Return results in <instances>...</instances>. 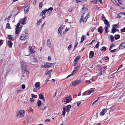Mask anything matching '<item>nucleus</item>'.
<instances>
[{
    "label": "nucleus",
    "mask_w": 125,
    "mask_h": 125,
    "mask_svg": "<svg viewBox=\"0 0 125 125\" xmlns=\"http://www.w3.org/2000/svg\"><path fill=\"white\" fill-rule=\"evenodd\" d=\"M24 112V110H20L18 111L16 113L17 117L19 118L23 117L25 114Z\"/></svg>",
    "instance_id": "1"
},
{
    "label": "nucleus",
    "mask_w": 125,
    "mask_h": 125,
    "mask_svg": "<svg viewBox=\"0 0 125 125\" xmlns=\"http://www.w3.org/2000/svg\"><path fill=\"white\" fill-rule=\"evenodd\" d=\"M53 64V63H52L44 62V65H41V67L42 68H48L52 66Z\"/></svg>",
    "instance_id": "2"
},
{
    "label": "nucleus",
    "mask_w": 125,
    "mask_h": 125,
    "mask_svg": "<svg viewBox=\"0 0 125 125\" xmlns=\"http://www.w3.org/2000/svg\"><path fill=\"white\" fill-rule=\"evenodd\" d=\"M87 18L85 17L84 19H83V16L82 15L79 20V22L81 23L82 21V22L83 23L85 24L87 21Z\"/></svg>",
    "instance_id": "3"
},
{
    "label": "nucleus",
    "mask_w": 125,
    "mask_h": 125,
    "mask_svg": "<svg viewBox=\"0 0 125 125\" xmlns=\"http://www.w3.org/2000/svg\"><path fill=\"white\" fill-rule=\"evenodd\" d=\"M27 17H25L23 19H21L19 21L22 24L24 25L26 24L25 22L27 20Z\"/></svg>",
    "instance_id": "4"
},
{
    "label": "nucleus",
    "mask_w": 125,
    "mask_h": 125,
    "mask_svg": "<svg viewBox=\"0 0 125 125\" xmlns=\"http://www.w3.org/2000/svg\"><path fill=\"white\" fill-rule=\"evenodd\" d=\"M47 11V10H44L41 13L40 15L42 16V18L43 19H44L45 18L46 16L45 14Z\"/></svg>",
    "instance_id": "5"
},
{
    "label": "nucleus",
    "mask_w": 125,
    "mask_h": 125,
    "mask_svg": "<svg viewBox=\"0 0 125 125\" xmlns=\"http://www.w3.org/2000/svg\"><path fill=\"white\" fill-rule=\"evenodd\" d=\"M21 69L23 71L26 69L27 67V65H26L25 63L22 61L21 62Z\"/></svg>",
    "instance_id": "6"
},
{
    "label": "nucleus",
    "mask_w": 125,
    "mask_h": 125,
    "mask_svg": "<svg viewBox=\"0 0 125 125\" xmlns=\"http://www.w3.org/2000/svg\"><path fill=\"white\" fill-rule=\"evenodd\" d=\"M125 47V42H122L119 46V48L120 49H123Z\"/></svg>",
    "instance_id": "7"
},
{
    "label": "nucleus",
    "mask_w": 125,
    "mask_h": 125,
    "mask_svg": "<svg viewBox=\"0 0 125 125\" xmlns=\"http://www.w3.org/2000/svg\"><path fill=\"white\" fill-rule=\"evenodd\" d=\"M29 53H34L35 52L32 49V48L31 46H30L29 48Z\"/></svg>",
    "instance_id": "8"
},
{
    "label": "nucleus",
    "mask_w": 125,
    "mask_h": 125,
    "mask_svg": "<svg viewBox=\"0 0 125 125\" xmlns=\"http://www.w3.org/2000/svg\"><path fill=\"white\" fill-rule=\"evenodd\" d=\"M80 67L79 66H78L74 68V70L72 72L73 73H74V74H75L79 70Z\"/></svg>",
    "instance_id": "9"
},
{
    "label": "nucleus",
    "mask_w": 125,
    "mask_h": 125,
    "mask_svg": "<svg viewBox=\"0 0 125 125\" xmlns=\"http://www.w3.org/2000/svg\"><path fill=\"white\" fill-rule=\"evenodd\" d=\"M47 46L49 47V48H51V43L50 41V39H48L47 40Z\"/></svg>",
    "instance_id": "10"
},
{
    "label": "nucleus",
    "mask_w": 125,
    "mask_h": 125,
    "mask_svg": "<svg viewBox=\"0 0 125 125\" xmlns=\"http://www.w3.org/2000/svg\"><path fill=\"white\" fill-rule=\"evenodd\" d=\"M63 28L62 25H61L60 26L58 29V34L60 36L61 33V31L62 30V28Z\"/></svg>",
    "instance_id": "11"
},
{
    "label": "nucleus",
    "mask_w": 125,
    "mask_h": 125,
    "mask_svg": "<svg viewBox=\"0 0 125 125\" xmlns=\"http://www.w3.org/2000/svg\"><path fill=\"white\" fill-rule=\"evenodd\" d=\"M26 35L23 34H21L20 36V39L22 40H25L26 39Z\"/></svg>",
    "instance_id": "12"
},
{
    "label": "nucleus",
    "mask_w": 125,
    "mask_h": 125,
    "mask_svg": "<svg viewBox=\"0 0 125 125\" xmlns=\"http://www.w3.org/2000/svg\"><path fill=\"white\" fill-rule=\"evenodd\" d=\"M39 98L40 99H42L44 101H45V98L44 96L42 94H40L39 95Z\"/></svg>",
    "instance_id": "13"
},
{
    "label": "nucleus",
    "mask_w": 125,
    "mask_h": 125,
    "mask_svg": "<svg viewBox=\"0 0 125 125\" xmlns=\"http://www.w3.org/2000/svg\"><path fill=\"white\" fill-rule=\"evenodd\" d=\"M87 9L85 7H83L81 12V13H83V15L86 12Z\"/></svg>",
    "instance_id": "14"
},
{
    "label": "nucleus",
    "mask_w": 125,
    "mask_h": 125,
    "mask_svg": "<svg viewBox=\"0 0 125 125\" xmlns=\"http://www.w3.org/2000/svg\"><path fill=\"white\" fill-rule=\"evenodd\" d=\"M44 10H47V11L49 12V13H50L52 12V10H53V9L51 7H50L48 9H45Z\"/></svg>",
    "instance_id": "15"
},
{
    "label": "nucleus",
    "mask_w": 125,
    "mask_h": 125,
    "mask_svg": "<svg viewBox=\"0 0 125 125\" xmlns=\"http://www.w3.org/2000/svg\"><path fill=\"white\" fill-rule=\"evenodd\" d=\"M80 81H74L72 83V85L75 86L76 84L79 83Z\"/></svg>",
    "instance_id": "16"
},
{
    "label": "nucleus",
    "mask_w": 125,
    "mask_h": 125,
    "mask_svg": "<svg viewBox=\"0 0 125 125\" xmlns=\"http://www.w3.org/2000/svg\"><path fill=\"white\" fill-rule=\"evenodd\" d=\"M80 55L77 56L74 59V62H77L80 59Z\"/></svg>",
    "instance_id": "17"
},
{
    "label": "nucleus",
    "mask_w": 125,
    "mask_h": 125,
    "mask_svg": "<svg viewBox=\"0 0 125 125\" xmlns=\"http://www.w3.org/2000/svg\"><path fill=\"white\" fill-rule=\"evenodd\" d=\"M103 21L104 24L107 25V26H109V27H110V25L108 21L105 19H104Z\"/></svg>",
    "instance_id": "18"
},
{
    "label": "nucleus",
    "mask_w": 125,
    "mask_h": 125,
    "mask_svg": "<svg viewBox=\"0 0 125 125\" xmlns=\"http://www.w3.org/2000/svg\"><path fill=\"white\" fill-rule=\"evenodd\" d=\"M106 109H104L100 113V116H102L104 115L106 111Z\"/></svg>",
    "instance_id": "19"
},
{
    "label": "nucleus",
    "mask_w": 125,
    "mask_h": 125,
    "mask_svg": "<svg viewBox=\"0 0 125 125\" xmlns=\"http://www.w3.org/2000/svg\"><path fill=\"white\" fill-rule=\"evenodd\" d=\"M63 111L62 112V115L63 116H64L65 115V113L66 112V110L64 106L63 107Z\"/></svg>",
    "instance_id": "20"
},
{
    "label": "nucleus",
    "mask_w": 125,
    "mask_h": 125,
    "mask_svg": "<svg viewBox=\"0 0 125 125\" xmlns=\"http://www.w3.org/2000/svg\"><path fill=\"white\" fill-rule=\"evenodd\" d=\"M94 54V52L93 51H91L89 54V57L90 58H92L93 56V55Z\"/></svg>",
    "instance_id": "21"
},
{
    "label": "nucleus",
    "mask_w": 125,
    "mask_h": 125,
    "mask_svg": "<svg viewBox=\"0 0 125 125\" xmlns=\"http://www.w3.org/2000/svg\"><path fill=\"white\" fill-rule=\"evenodd\" d=\"M111 1L115 5L119 6H120V5L117 3V1H115V0H111Z\"/></svg>",
    "instance_id": "22"
},
{
    "label": "nucleus",
    "mask_w": 125,
    "mask_h": 125,
    "mask_svg": "<svg viewBox=\"0 0 125 125\" xmlns=\"http://www.w3.org/2000/svg\"><path fill=\"white\" fill-rule=\"evenodd\" d=\"M30 7L29 5H27L25 8L24 9V11H26V12H28L29 10Z\"/></svg>",
    "instance_id": "23"
},
{
    "label": "nucleus",
    "mask_w": 125,
    "mask_h": 125,
    "mask_svg": "<svg viewBox=\"0 0 125 125\" xmlns=\"http://www.w3.org/2000/svg\"><path fill=\"white\" fill-rule=\"evenodd\" d=\"M12 44L13 43L12 42H11L10 41H8V45L10 47V48H11V47Z\"/></svg>",
    "instance_id": "24"
},
{
    "label": "nucleus",
    "mask_w": 125,
    "mask_h": 125,
    "mask_svg": "<svg viewBox=\"0 0 125 125\" xmlns=\"http://www.w3.org/2000/svg\"><path fill=\"white\" fill-rule=\"evenodd\" d=\"M110 38L111 39V42H113L114 40V38L113 37V36L111 35L110 36Z\"/></svg>",
    "instance_id": "25"
},
{
    "label": "nucleus",
    "mask_w": 125,
    "mask_h": 125,
    "mask_svg": "<svg viewBox=\"0 0 125 125\" xmlns=\"http://www.w3.org/2000/svg\"><path fill=\"white\" fill-rule=\"evenodd\" d=\"M42 102L40 100H38L37 102V105L38 106H40Z\"/></svg>",
    "instance_id": "26"
},
{
    "label": "nucleus",
    "mask_w": 125,
    "mask_h": 125,
    "mask_svg": "<svg viewBox=\"0 0 125 125\" xmlns=\"http://www.w3.org/2000/svg\"><path fill=\"white\" fill-rule=\"evenodd\" d=\"M120 37V36L119 35H115V39L116 40L119 38Z\"/></svg>",
    "instance_id": "27"
},
{
    "label": "nucleus",
    "mask_w": 125,
    "mask_h": 125,
    "mask_svg": "<svg viewBox=\"0 0 125 125\" xmlns=\"http://www.w3.org/2000/svg\"><path fill=\"white\" fill-rule=\"evenodd\" d=\"M116 28L115 27H113L112 28V33H114L115 32H116Z\"/></svg>",
    "instance_id": "28"
},
{
    "label": "nucleus",
    "mask_w": 125,
    "mask_h": 125,
    "mask_svg": "<svg viewBox=\"0 0 125 125\" xmlns=\"http://www.w3.org/2000/svg\"><path fill=\"white\" fill-rule=\"evenodd\" d=\"M84 37H85V36H82L81 37V41L80 42V43H82L83 42V41H84Z\"/></svg>",
    "instance_id": "29"
},
{
    "label": "nucleus",
    "mask_w": 125,
    "mask_h": 125,
    "mask_svg": "<svg viewBox=\"0 0 125 125\" xmlns=\"http://www.w3.org/2000/svg\"><path fill=\"white\" fill-rule=\"evenodd\" d=\"M39 82H36V83L35 84V86L37 88L38 87H39L40 85H39Z\"/></svg>",
    "instance_id": "30"
},
{
    "label": "nucleus",
    "mask_w": 125,
    "mask_h": 125,
    "mask_svg": "<svg viewBox=\"0 0 125 125\" xmlns=\"http://www.w3.org/2000/svg\"><path fill=\"white\" fill-rule=\"evenodd\" d=\"M98 31L100 33H102L103 31V30L102 29H101L100 28H99L98 29Z\"/></svg>",
    "instance_id": "31"
},
{
    "label": "nucleus",
    "mask_w": 125,
    "mask_h": 125,
    "mask_svg": "<svg viewBox=\"0 0 125 125\" xmlns=\"http://www.w3.org/2000/svg\"><path fill=\"white\" fill-rule=\"evenodd\" d=\"M20 31V30H19V29H16V28H15V33L16 34H18Z\"/></svg>",
    "instance_id": "32"
},
{
    "label": "nucleus",
    "mask_w": 125,
    "mask_h": 125,
    "mask_svg": "<svg viewBox=\"0 0 125 125\" xmlns=\"http://www.w3.org/2000/svg\"><path fill=\"white\" fill-rule=\"evenodd\" d=\"M6 27L7 28H8V29H10L11 27L10 26V24L9 23H7V24L6 26Z\"/></svg>",
    "instance_id": "33"
},
{
    "label": "nucleus",
    "mask_w": 125,
    "mask_h": 125,
    "mask_svg": "<svg viewBox=\"0 0 125 125\" xmlns=\"http://www.w3.org/2000/svg\"><path fill=\"white\" fill-rule=\"evenodd\" d=\"M43 5H42V2H41L39 4V9H41L42 6Z\"/></svg>",
    "instance_id": "34"
},
{
    "label": "nucleus",
    "mask_w": 125,
    "mask_h": 125,
    "mask_svg": "<svg viewBox=\"0 0 125 125\" xmlns=\"http://www.w3.org/2000/svg\"><path fill=\"white\" fill-rule=\"evenodd\" d=\"M42 21V19H41L39 20L37 22V24L38 25L40 24L41 22Z\"/></svg>",
    "instance_id": "35"
},
{
    "label": "nucleus",
    "mask_w": 125,
    "mask_h": 125,
    "mask_svg": "<svg viewBox=\"0 0 125 125\" xmlns=\"http://www.w3.org/2000/svg\"><path fill=\"white\" fill-rule=\"evenodd\" d=\"M20 22H19L17 24V26L16 27V29H19V27L20 26Z\"/></svg>",
    "instance_id": "36"
},
{
    "label": "nucleus",
    "mask_w": 125,
    "mask_h": 125,
    "mask_svg": "<svg viewBox=\"0 0 125 125\" xmlns=\"http://www.w3.org/2000/svg\"><path fill=\"white\" fill-rule=\"evenodd\" d=\"M99 42H98L95 45V47L96 48H98L99 45Z\"/></svg>",
    "instance_id": "37"
},
{
    "label": "nucleus",
    "mask_w": 125,
    "mask_h": 125,
    "mask_svg": "<svg viewBox=\"0 0 125 125\" xmlns=\"http://www.w3.org/2000/svg\"><path fill=\"white\" fill-rule=\"evenodd\" d=\"M91 2L93 3L96 4L97 3V0H93Z\"/></svg>",
    "instance_id": "38"
},
{
    "label": "nucleus",
    "mask_w": 125,
    "mask_h": 125,
    "mask_svg": "<svg viewBox=\"0 0 125 125\" xmlns=\"http://www.w3.org/2000/svg\"><path fill=\"white\" fill-rule=\"evenodd\" d=\"M83 95H88V92L87 91H86L83 93L82 94Z\"/></svg>",
    "instance_id": "39"
},
{
    "label": "nucleus",
    "mask_w": 125,
    "mask_h": 125,
    "mask_svg": "<svg viewBox=\"0 0 125 125\" xmlns=\"http://www.w3.org/2000/svg\"><path fill=\"white\" fill-rule=\"evenodd\" d=\"M78 44V42H76L75 43V45L74 46V48L73 50V51L74 50L75 48L76 47L77 44Z\"/></svg>",
    "instance_id": "40"
},
{
    "label": "nucleus",
    "mask_w": 125,
    "mask_h": 125,
    "mask_svg": "<svg viewBox=\"0 0 125 125\" xmlns=\"http://www.w3.org/2000/svg\"><path fill=\"white\" fill-rule=\"evenodd\" d=\"M115 46L114 45L112 44L111 45V46H110V47L109 49V50H110L112 49V48L113 47H114Z\"/></svg>",
    "instance_id": "41"
},
{
    "label": "nucleus",
    "mask_w": 125,
    "mask_h": 125,
    "mask_svg": "<svg viewBox=\"0 0 125 125\" xmlns=\"http://www.w3.org/2000/svg\"><path fill=\"white\" fill-rule=\"evenodd\" d=\"M33 61L34 62H35L36 63H37L38 62V61L36 59L34 58L33 59Z\"/></svg>",
    "instance_id": "42"
},
{
    "label": "nucleus",
    "mask_w": 125,
    "mask_h": 125,
    "mask_svg": "<svg viewBox=\"0 0 125 125\" xmlns=\"http://www.w3.org/2000/svg\"><path fill=\"white\" fill-rule=\"evenodd\" d=\"M24 32L26 34H28V31H27V29H26L24 31Z\"/></svg>",
    "instance_id": "43"
},
{
    "label": "nucleus",
    "mask_w": 125,
    "mask_h": 125,
    "mask_svg": "<svg viewBox=\"0 0 125 125\" xmlns=\"http://www.w3.org/2000/svg\"><path fill=\"white\" fill-rule=\"evenodd\" d=\"M45 74L46 75H49L50 74V73L48 70H47Z\"/></svg>",
    "instance_id": "44"
},
{
    "label": "nucleus",
    "mask_w": 125,
    "mask_h": 125,
    "mask_svg": "<svg viewBox=\"0 0 125 125\" xmlns=\"http://www.w3.org/2000/svg\"><path fill=\"white\" fill-rule=\"evenodd\" d=\"M108 26H106V27H105V31L106 32V33H107L108 32V31H107V30L108 29Z\"/></svg>",
    "instance_id": "45"
},
{
    "label": "nucleus",
    "mask_w": 125,
    "mask_h": 125,
    "mask_svg": "<svg viewBox=\"0 0 125 125\" xmlns=\"http://www.w3.org/2000/svg\"><path fill=\"white\" fill-rule=\"evenodd\" d=\"M22 71V72L23 73H25V72H26L27 73H28V71L27 70L25 69L24 70H23Z\"/></svg>",
    "instance_id": "46"
},
{
    "label": "nucleus",
    "mask_w": 125,
    "mask_h": 125,
    "mask_svg": "<svg viewBox=\"0 0 125 125\" xmlns=\"http://www.w3.org/2000/svg\"><path fill=\"white\" fill-rule=\"evenodd\" d=\"M70 101L68 98H66V100L65 101V102L66 103H69L70 102Z\"/></svg>",
    "instance_id": "47"
},
{
    "label": "nucleus",
    "mask_w": 125,
    "mask_h": 125,
    "mask_svg": "<svg viewBox=\"0 0 125 125\" xmlns=\"http://www.w3.org/2000/svg\"><path fill=\"white\" fill-rule=\"evenodd\" d=\"M8 36L9 37L8 39H10L12 38V36L11 35H8Z\"/></svg>",
    "instance_id": "48"
},
{
    "label": "nucleus",
    "mask_w": 125,
    "mask_h": 125,
    "mask_svg": "<svg viewBox=\"0 0 125 125\" xmlns=\"http://www.w3.org/2000/svg\"><path fill=\"white\" fill-rule=\"evenodd\" d=\"M121 31L124 32H125V27L121 30Z\"/></svg>",
    "instance_id": "49"
},
{
    "label": "nucleus",
    "mask_w": 125,
    "mask_h": 125,
    "mask_svg": "<svg viewBox=\"0 0 125 125\" xmlns=\"http://www.w3.org/2000/svg\"><path fill=\"white\" fill-rule=\"evenodd\" d=\"M117 49H114L113 50H110V52H115V51L117 50Z\"/></svg>",
    "instance_id": "50"
},
{
    "label": "nucleus",
    "mask_w": 125,
    "mask_h": 125,
    "mask_svg": "<svg viewBox=\"0 0 125 125\" xmlns=\"http://www.w3.org/2000/svg\"><path fill=\"white\" fill-rule=\"evenodd\" d=\"M72 46V44L70 45L68 47V50H69L71 47Z\"/></svg>",
    "instance_id": "51"
},
{
    "label": "nucleus",
    "mask_w": 125,
    "mask_h": 125,
    "mask_svg": "<svg viewBox=\"0 0 125 125\" xmlns=\"http://www.w3.org/2000/svg\"><path fill=\"white\" fill-rule=\"evenodd\" d=\"M123 65V64H122L121 65H120V66L119 67L117 71H118L121 67H122Z\"/></svg>",
    "instance_id": "52"
},
{
    "label": "nucleus",
    "mask_w": 125,
    "mask_h": 125,
    "mask_svg": "<svg viewBox=\"0 0 125 125\" xmlns=\"http://www.w3.org/2000/svg\"><path fill=\"white\" fill-rule=\"evenodd\" d=\"M102 49L104 51H105L106 50V47L104 46L103 47Z\"/></svg>",
    "instance_id": "53"
},
{
    "label": "nucleus",
    "mask_w": 125,
    "mask_h": 125,
    "mask_svg": "<svg viewBox=\"0 0 125 125\" xmlns=\"http://www.w3.org/2000/svg\"><path fill=\"white\" fill-rule=\"evenodd\" d=\"M104 59L106 60H109L108 57L107 56L105 57L104 58Z\"/></svg>",
    "instance_id": "54"
},
{
    "label": "nucleus",
    "mask_w": 125,
    "mask_h": 125,
    "mask_svg": "<svg viewBox=\"0 0 125 125\" xmlns=\"http://www.w3.org/2000/svg\"><path fill=\"white\" fill-rule=\"evenodd\" d=\"M102 71H101L99 73L97 74V75L98 76L101 75H102Z\"/></svg>",
    "instance_id": "55"
},
{
    "label": "nucleus",
    "mask_w": 125,
    "mask_h": 125,
    "mask_svg": "<svg viewBox=\"0 0 125 125\" xmlns=\"http://www.w3.org/2000/svg\"><path fill=\"white\" fill-rule=\"evenodd\" d=\"M119 3L121 5H122L123 4L122 3H121V0H117Z\"/></svg>",
    "instance_id": "56"
},
{
    "label": "nucleus",
    "mask_w": 125,
    "mask_h": 125,
    "mask_svg": "<svg viewBox=\"0 0 125 125\" xmlns=\"http://www.w3.org/2000/svg\"><path fill=\"white\" fill-rule=\"evenodd\" d=\"M89 13H88L86 15V16L85 17L86 18H87L88 19L89 17Z\"/></svg>",
    "instance_id": "57"
},
{
    "label": "nucleus",
    "mask_w": 125,
    "mask_h": 125,
    "mask_svg": "<svg viewBox=\"0 0 125 125\" xmlns=\"http://www.w3.org/2000/svg\"><path fill=\"white\" fill-rule=\"evenodd\" d=\"M74 74V73H73L72 72V73H71V74H70V75H68L66 78H68L70 77V76H71V75H73Z\"/></svg>",
    "instance_id": "58"
},
{
    "label": "nucleus",
    "mask_w": 125,
    "mask_h": 125,
    "mask_svg": "<svg viewBox=\"0 0 125 125\" xmlns=\"http://www.w3.org/2000/svg\"><path fill=\"white\" fill-rule=\"evenodd\" d=\"M22 87L23 89H25V86L24 84H22Z\"/></svg>",
    "instance_id": "59"
},
{
    "label": "nucleus",
    "mask_w": 125,
    "mask_h": 125,
    "mask_svg": "<svg viewBox=\"0 0 125 125\" xmlns=\"http://www.w3.org/2000/svg\"><path fill=\"white\" fill-rule=\"evenodd\" d=\"M51 57L50 56H49L48 57V61H50L51 60Z\"/></svg>",
    "instance_id": "60"
},
{
    "label": "nucleus",
    "mask_w": 125,
    "mask_h": 125,
    "mask_svg": "<svg viewBox=\"0 0 125 125\" xmlns=\"http://www.w3.org/2000/svg\"><path fill=\"white\" fill-rule=\"evenodd\" d=\"M77 103V106H79L80 105V104H81V102H79Z\"/></svg>",
    "instance_id": "61"
},
{
    "label": "nucleus",
    "mask_w": 125,
    "mask_h": 125,
    "mask_svg": "<svg viewBox=\"0 0 125 125\" xmlns=\"http://www.w3.org/2000/svg\"><path fill=\"white\" fill-rule=\"evenodd\" d=\"M3 61V59H1L0 60V65L2 63Z\"/></svg>",
    "instance_id": "62"
},
{
    "label": "nucleus",
    "mask_w": 125,
    "mask_h": 125,
    "mask_svg": "<svg viewBox=\"0 0 125 125\" xmlns=\"http://www.w3.org/2000/svg\"><path fill=\"white\" fill-rule=\"evenodd\" d=\"M31 97L33 98H35V95L33 94H32Z\"/></svg>",
    "instance_id": "63"
},
{
    "label": "nucleus",
    "mask_w": 125,
    "mask_h": 125,
    "mask_svg": "<svg viewBox=\"0 0 125 125\" xmlns=\"http://www.w3.org/2000/svg\"><path fill=\"white\" fill-rule=\"evenodd\" d=\"M67 108H71V106L70 105H68L67 106Z\"/></svg>",
    "instance_id": "64"
}]
</instances>
